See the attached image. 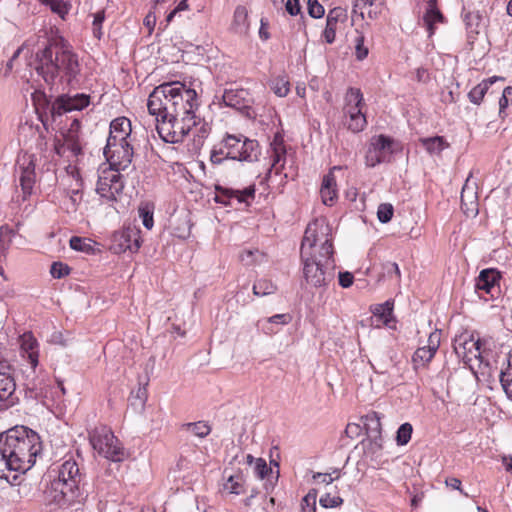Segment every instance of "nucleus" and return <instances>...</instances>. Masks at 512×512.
<instances>
[{"instance_id": "nucleus-1", "label": "nucleus", "mask_w": 512, "mask_h": 512, "mask_svg": "<svg viewBox=\"0 0 512 512\" xmlns=\"http://www.w3.org/2000/svg\"><path fill=\"white\" fill-rule=\"evenodd\" d=\"M148 111L156 116V130L167 143H181L195 125L194 111L199 108L197 93L175 81L163 83L150 93Z\"/></svg>"}, {"instance_id": "nucleus-2", "label": "nucleus", "mask_w": 512, "mask_h": 512, "mask_svg": "<svg viewBox=\"0 0 512 512\" xmlns=\"http://www.w3.org/2000/svg\"><path fill=\"white\" fill-rule=\"evenodd\" d=\"M330 228L324 220L308 224L301 243L303 276L315 288L326 287L335 274V260Z\"/></svg>"}, {"instance_id": "nucleus-3", "label": "nucleus", "mask_w": 512, "mask_h": 512, "mask_svg": "<svg viewBox=\"0 0 512 512\" xmlns=\"http://www.w3.org/2000/svg\"><path fill=\"white\" fill-rule=\"evenodd\" d=\"M33 67L51 90L78 83L81 72L78 55L62 37L49 39L36 53Z\"/></svg>"}, {"instance_id": "nucleus-4", "label": "nucleus", "mask_w": 512, "mask_h": 512, "mask_svg": "<svg viewBox=\"0 0 512 512\" xmlns=\"http://www.w3.org/2000/svg\"><path fill=\"white\" fill-rule=\"evenodd\" d=\"M41 451L40 436L25 426L0 434V478L7 479V471H28Z\"/></svg>"}, {"instance_id": "nucleus-5", "label": "nucleus", "mask_w": 512, "mask_h": 512, "mask_svg": "<svg viewBox=\"0 0 512 512\" xmlns=\"http://www.w3.org/2000/svg\"><path fill=\"white\" fill-rule=\"evenodd\" d=\"M85 475L74 459L64 461L58 470V478L47 492L50 502L60 508L82 505L87 497Z\"/></svg>"}, {"instance_id": "nucleus-6", "label": "nucleus", "mask_w": 512, "mask_h": 512, "mask_svg": "<svg viewBox=\"0 0 512 512\" xmlns=\"http://www.w3.org/2000/svg\"><path fill=\"white\" fill-rule=\"evenodd\" d=\"M89 440L93 449L106 459L113 462H120L124 459V448L107 427L92 430L89 433Z\"/></svg>"}, {"instance_id": "nucleus-7", "label": "nucleus", "mask_w": 512, "mask_h": 512, "mask_svg": "<svg viewBox=\"0 0 512 512\" xmlns=\"http://www.w3.org/2000/svg\"><path fill=\"white\" fill-rule=\"evenodd\" d=\"M225 156L231 160L254 162L260 155L259 144L256 140L243 135H226L221 141Z\"/></svg>"}, {"instance_id": "nucleus-8", "label": "nucleus", "mask_w": 512, "mask_h": 512, "mask_svg": "<svg viewBox=\"0 0 512 512\" xmlns=\"http://www.w3.org/2000/svg\"><path fill=\"white\" fill-rule=\"evenodd\" d=\"M394 146V140L388 136L378 135L372 137L365 156L366 165L375 167L382 162L389 161L390 156L395 152Z\"/></svg>"}, {"instance_id": "nucleus-9", "label": "nucleus", "mask_w": 512, "mask_h": 512, "mask_svg": "<svg viewBox=\"0 0 512 512\" xmlns=\"http://www.w3.org/2000/svg\"><path fill=\"white\" fill-rule=\"evenodd\" d=\"M18 401L11 365L5 360L0 361V411L14 406Z\"/></svg>"}, {"instance_id": "nucleus-10", "label": "nucleus", "mask_w": 512, "mask_h": 512, "mask_svg": "<svg viewBox=\"0 0 512 512\" xmlns=\"http://www.w3.org/2000/svg\"><path fill=\"white\" fill-rule=\"evenodd\" d=\"M124 188V182L120 171L110 167L101 172L97 182V193L109 201L116 200Z\"/></svg>"}, {"instance_id": "nucleus-11", "label": "nucleus", "mask_w": 512, "mask_h": 512, "mask_svg": "<svg viewBox=\"0 0 512 512\" xmlns=\"http://www.w3.org/2000/svg\"><path fill=\"white\" fill-rule=\"evenodd\" d=\"M104 155L107 158L110 167L118 171L126 170L130 167L134 155L131 142H116L115 145L107 143L104 147Z\"/></svg>"}, {"instance_id": "nucleus-12", "label": "nucleus", "mask_w": 512, "mask_h": 512, "mask_svg": "<svg viewBox=\"0 0 512 512\" xmlns=\"http://www.w3.org/2000/svg\"><path fill=\"white\" fill-rule=\"evenodd\" d=\"M454 351L466 365L472 366L474 360L482 363L481 340L473 335H461L454 340Z\"/></svg>"}, {"instance_id": "nucleus-13", "label": "nucleus", "mask_w": 512, "mask_h": 512, "mask_svg": "<svg viewBox=\"0 0 512 512\" xmlns=\"http://www.w3.org/2000/svg\"><path fill=\"white\" fill-rule=\"evenodd\" d=\"M25 398L45 404L50 392V384L45 376L36 375V371L27 373L23 383Z\"/></svg>"}, {"instance_id": "nucleus-14", "label": "nucleus", "mask_w": 512, "mask_h": 512, "mask_svg": "<svg viewBox=\"0 0 512 512\" xmlns=\"http://www.w3.org/2000/svg\"><path fill=\"white\" fill-rule=\"evenodd\" d=\"M488 0H470L467 7H463L462 16L468 31L469 38L479 34V27L483 20L480 8L484 9Z\"/></svg>"}, {"instance_id": "nucleus-15", "label": "nucleus", "mask_w": 512, "mask_h": 512, "mask_svg": "<svg viewBox=\"0 0 512 512\" xmlns=\"http://www.w3.org/2000/svg\"><path fill=\"white\" fill-rule=\"evenodd\" d=\"M90 104V96L84 93L74 96L61 95L52 104L53 115H62L66 112L80 111Z\"/></svg>"}, {"instance_id": "nucleus-16", "label": "nucleus", "mask_w": 512, "mask_h": 512, "mask_svg": "<svg viewBox=\"0 0 512 512\" xmlns=\"http://www.w3.org/2000/svg\"><path fill=\"white\" fill-rule=\"evenodd\" d=\"M20 169V186L23 193V200L32 194L33 186L35 183V158L33 155H24L18 161Z\"/></svg>"}, {"instance_id": "nucleus-17", "label": "nucleus", "mask_w": 512, "mask_h": 512, "mask_svg": "<svg viewBox=\"0 0 512 512\" xmlns=\"http://www.w3.org/2000/svg\"><path fill=\"white\" fill-rule=\"evenodd\" d=\"M19 341L21 357L34 371L39 364V343L31 332H25L20 336Z\"/></svg>"}, {"instance_id": "nucleus-18", "label": "nucleus", "mask_w": 512, "mask_h": 512, "mask_svg": "<svg viewBox=\"0 0 512 512\" xmlns=\"http://www.w3.org/2000/svg\"><path fill=\"white\" fill-rule=\"evenodd\" d=\"M131 122L126 117L114 119L110 124V133L107 139L109 147L116 142H131Z\"/></svg>"}, {"instance_id": "nucleus-19", "label": "nucleus", "mask_w": 512, "mask_h": 512, "mask_svg": "<svg viewBox=\"0 0 512 512\" xmlns=\"http://www.w3.org/2000/svg\"><path fill=\"white\" fill-rule=\"evenodd\" d=\"M472 173L467 177L461 191V206L467 216H475L478 213V203L476 201V182H472Z\"/></svg>"}, {"instance_id": "nucleus-20", "label": "nucleus", "mask_w": 512, "mask_h": 512, "mask_svg": "<svg viewBox=\"0 0 512 512\" xmlns=\"http://www.w3.org/2000/svg\"><path fill=\"white\" fill-rule=\"evenodd\" d=\"M140 231L136 227H127L115 235V242H118L119 250L134 253L141 246Z\"/></svg>"}, {"instance_id": "nucleus-21", "label": "nucleus", "mask_w": 512, "mask_h": 512, "mask_svg": "<svg viewBox=\"0 0 512 512\" xmlns=\"http://www.w3.org/2000/svg\"><path fill=\"white\" fill-rule=\"evenodd\" d=\"M347 19V11L342 7H335L328 12L326 18V27L323 31V37L329 44L335 41L336 30L339 22Z\"/></svg>"}, {"instance_id": "nucleus-22", "label": "nucleus", "mask_w": 512, "mask_h": 512, "mask_svg": "<svg viewBox=\"0 0 512 512\" xmlns=\"http://www.w3.org/2000/svg\"><path fill=\"white\" fill-rule=\"evenodd\" d=\"M426 2V8L423 15V21L431 37L436 30V24L445 23L446 19L441 11L437 7L438 0H424Z\"/></svg>"}, {"instance_id": "nucleus-23", "label": "nucleus", "mask_w": 512, "mask_h": 512, "mask_svg": "<svg viewBox=\"0 0 512 512\" xmlns=\"http://www.w3.org/2000/svg\"><path fill=\"white\" fill-rule=\"evenodd\" d=\"M500 279L501 273L496 268L483 269L475 280V289L489 294L499 284Z\"/></svg>"}, {"instance_id": "nucleus-24", "label": "nucleus", "mask_w": 512, "mask_h": 512, "mask_svg": "<svg viewBox=\"0 0 512 512\" xmlns=\"http://www.w3.org/2000/svg\"><path fill=\"white\" fill-rule=\"evenodd\" d=\"M341 169V166H334L330 172L323 177L320 194L325 205L331 206L337 199V184L333 171Z\"/></svg>"}, {"instance_id": "nucleus-25", "label": "nucleus", "mask_w": 512, "mask_h": 512, "mask_svg": "<svg viewBox=\"0 0 512 512\" xmlns=\"http://www.w3.org/2000/svg\"><path fill=\"white\" fill-rule=\"evenodd\" d=\"M216 191L220 192L221 195L217 194L215 196V201L217 203L227 204L224 200V196L227 198H236L239 202H247L249 199H253L255 195V187L249 186L243 190L238 189H230V188H222L217 186Z\"/></svg>"}, {"instance_id": "nucleus-26", "label": "nucleus", "mask_w": 512, "mask_h": 512, "mask_svg": "<svg viewBox=\"0 0 512 512\" xmlns=\"http://www.w3.org/2000/svg\"><path fill=\"white\" fill-rule=\"evenodd\" d=\"M222 100L225 106L240 110L248 106V92L242 88L225 89Z\"/></svg>"}, {"instance_id": "nucleus-27", "label": "nucleus", "mask_w": 512, "mask_h": 512, "mask_svg": "<svg viewBox=\"0 0 512 512\" xmlns=\"http://www.w3.org/2000/svg\"><path fill=\"white\" fill-rule=\"evenodd\" d=\"M292 317L288 313L276 314L266 319L257 321V326L266 335L276 334L279 331V326L288 324Z\"/></svg>"}, {"instance_id": "nucleus-28", "label": "nucleus", "mask_w": 512, "mask_h": 512, "mask_svg": "<svg viewBox=\"0 0 512 512\" xmlns=\"http://www.w3.org/2000/svg\"><path fill=\"white\" fill-rule=\"evenodd\" d=\"M271 149L272 164L266 175L267 178L271 177L273 171L275 172V174H280L285 164L286 148L283 144V141H278L277 139H275L274 142L271 144Z\"/></svg>"}, {"instance_id": "nucleus-29", "label": "nucleus", "mask_w": 512, "mask_h": 512, "mask_svg": "<svg viewBox=\"0 0 512 512\" xmlns=\"http://www.w3.org/2000/svg\"><path fill=\"white\" fill-rule=\"evenodd\" d=\"M194 118L195 125L187 131L186 137L192 134L194 148L199 149L203 146L204 140L209 135L211 129L205 121L196 115V111H194Z\"/></svg>"}, {"instance_id": "nucleus-30", "label": "nucleus", "mask_w": 512, "mask_h": 512, "mask_svg": "<svg viewBox=\"0 0 512 512\" xmlns=\"http://www.w3.org/2000/svg\"><path fill=\"white\" fill-rule=\"evenodd\" d=\"M419 143L431 156H440L443 150L450 147V144L442 136L420 138Z\"/></svg>"}, {"instance_id": "nucleus-31", "label": "nucleus", "mask_w": 512, "mask_h": 512, "mask_svg": "<svg viewBox=\"0 0 512 512\" xmlns=\"http://www.w3.org/2000/svg\"><path fill=\"white\" fill-rule=\"evenodd\" d=\"M393 307V301L387 300L382 304H376L371 307V312L378 321H381L384 325L390 327V323L394 322Z\"/></svg>"}, {"instance_id": "nucleus-32", "label": "nucleus", "mask_w": 512, "mask_h": 512, "mask_svg": "<svg viewBox=\"0 0 512 512\" xmlns=\"http://www.w3.org/2000/svg\"><path fill=\"white\" fill-rule=\"evenodd\" d=\"M362 420L368 437L381 435V415L378 412L372 411Z\"/></svg>"}, {"instance_id": "nucleus-33", "label": "nucleus", "mask_w": 512, "mask_h": 512, "mask_svg": "<svg viewBox=\"0 0 512 512\" xmlns=\"http://www.w3.org/2000/svg\"><path fill=\"white\" fill-rule=\"evenodd\" d=\"M233 28L237 33H246L249 28L248 11L244 6H237L233 16Z\"/></svg>"}, {"instance_id": "nucleus-34", "label": "nucleus", "mask_w": 512, "mask_h": 512, "mask_svg": "<svg viewBox=\"0 0 512 512\" xmlns=\"http://www.w3.org/2000/svg\"><path fill=\"white\" fill-rule=\"evenodd\" d=\"M497 79V77H491L476 85L468 94L469 100L473 104L479 105L487 93L490 85L493 84Z\"/></svg>"}, {"instance_id": "nucleus-35", "label": "nucleus", "mask_w": 512, "mask_h": 512, "mask_svg": "<svg viewBox=\"0 0 512 512\" xmlns=\"http://www.w3.org/2000/svg\"><path fill=\"white\" fill-rule=\"evenodd\" d=\"M435 353L426 346L418 348L412 357L414 369L426 367L433 359Z\"/></svg>"}, {"instance_id": "nucleus-36", "label": "nucleus", "mask_w": 512, "mask_h": 512, "mask_svg": "<svg viewBox=\"0 0 512 512\" xmlns=\"http://www.w3.org/2000/svg\"><path fill=\"white\" fill-rule=\"evenodd\" d=\"M71 172L69 178H72L75 181V187H71L69 189V197L74 207H76L82 199V179L80 178L79 172L76 167H70Z\"/></svg>"}, {"instance_id": "nucleus-37", "label": "nucleus", "mask_w": 512, "mask_h": 512, "mask_svg": "<svg viewBox=\"0 0 512 512\" xmlns=\"http://www.w3.org/2000/svg\"><path fill=\"white\" fill-rule=\"evenodd\" d=\"M69 243L73 250L84 252L86 254H95L96 252L94 247L95 243L90 238L73 236L71 237Z\"/></svg>"}, {"instance_id": "nucleus-38", "label": "nucleus", "mask_w": 512, "mask_h": 512, "mask_svg": "<svg viewBox=\"0 0 512 512\" xmlns=\"http://www.w3.org/2000/svg\"><path fill=\"white\" fill-rule=\"evenodd\" d=\"M500 383L507 397L512 400V353L508 357V365L500 373Z\"/></svg>"}, {"instance_id": "nucleus-39", "label": "nucleus", "mask_w": 512, "mask_h": 512, "mask_svg": "<svg viewBox=\"0 0 512 512\" xmlns=\"http://www.w3.org/2000/svg\"><path fill=\"white\" fill-rule=\"evenodd\" d=\"M182 430L191 432L193 435L199 438H204L210 434L211 426L205 421H197L183 424Z\"/></svg>"}, {"instance_id": "nucleus-40", "label": "nucleus", "mask_w": 512, "mask_h": 512, "mask_svg": "<svg viewBox=\"0 0 512 512\" xmlns=\"http://www.w3.org/2000/svg\"><path fill=\"white\" fill-rule=\"evenodd\" d=\"M277 287L269 279H259L253 285V294L256 296H267L275 293Z\"/></svg>"}, {"instance_id": "nucleus-41", "label": "nucleus", "mask_w": 512, "mask_h": 512, "mask_svg": "<svg viewBox=\"0 0 512 512\" xmlns=\"http://www.w3.org/2000/svg\"><path fill=\"white\" fill-rule=\"evenodd\" d=\"M382 436H371L362 441L364 453L368 456L377 455L382 450Z\"/></svg>"}, {"instance_id": "nucleus-42", "label": "nucleus", "mask_w": 512, "mask_h": 512, "mask_svg": "<svg viewBox=\"0 0 512 512\" xmlns=\"http://www.w3.org/2000/svg\"><path fill=\"white\" fill-rule=\"evenodd\" d=\"M138 214L139 217L142 220L143 226L151 230L154 225V219H153V207H151L149 204H141L138 208Z\"/></svg>"}, {"instance_id": "nucleus-43", "label": "nucleus", "mask_w": 512, "mask_h": 512, "mask_svg": "<svg viewBox=\"0 0 512 512\" xmlns=\"http://www.w3.org/2000/svg\"><path fill=\"white\" fill-rule=\"evenodd\" d=\"M206 0H182L175 7L176 11L182 12L186 10L201 12L205 8Z\"/></svg>"}, {"instance_id": "nucleus-44", "label": "nucleus", "mask_w": 512, "mask_h": 512, "mask_svg": "<svg viewBox=\"0 0 512 512\" xmlns=\"http://www.w3.org/2000/svg\"><path fill=\"white\" fill-rule=\"evenodd\" d=\"M224 490L239 495L243 492V480L240 475H230L224 484Z\"/></svg>"}, {"instance_id": "nucleus-45", "label": "nucleus", "mask_w": 512, "mask_h": 512, "mask_svg": "<svg viewBox=\"0 0 512 512\" xmlns=\"http://www.w3.org/2000/svg\"><path fill=\"white\" fill-rule=\"evenodd\" d=\"M271 89L279 97H285L289 93V81L285 77H277L271 81Z\"/></svg>"}, {"instance_id": "nucleus-46", "label": "nucleus", "mask_w": 512, "mask_h": 512, "mask_svg": "<svg viewBox=\"0 0 512 512\" xmlns=\"http://www.w3.org/2000/svg\"><path fill=\"white\" fill-rule=\"evenodd\" d=\"M366 125H367V121H366V117L363 113L359 114V115L354 114V116L351 115V117H349V121L347 123V128L354 133H358V132H361L362 130H364Z\"/></svg>"}, {"instance_id": "nucleus-47", "label": "nucleus", "mask_w": 512, "mask_h": 512, "mask_svg": "<svg viewBox=\"0 0 512 512\" xmlns=\"http://www.w3.org/2000/svg\"><path fill=\"white\" fill-rule=\"evenodd\" d=\"M412 431H413V428L410 423L402 424L398 428L397 433H396L397 444L398 445H406L411 439Z\"/></svg>"}, {"instance_id": "nucleus-48", "label": "nucleus", "mask_w": 512, "mask_h": 512, "mask_svg": "<svg viewBox=\"0 0 512 512\" xmlns=\"http://www.w3.org/2000/svg\"><path fill=\"white\" fill-rule=\"evenodd\" d=\"M394 213V208L390 203H382L378 206L377 217L381 223H388Z\"/></svg>"}, {"instance_id": "nucleus-49", "label": "nucleus", "mask_w": 512, "mask_h": 512, "mask_svg": "<svg viewBox=\"0 0 512 512\" xmlns=\"http://www.w3.org/2000/svg\"><path fill=\"white\" fill-rule=\"evenodd\" d=\"M254 473L261 479H264L267 475L272 474V469L268 467L266 461L263 458H257L253 467Z\"/></svg>"}, {"instance_id": "nucleus-50", "label": "nucleus", "mask_w": 512, "mask_h": 512, "mask_svg": "<svg viewBox=\"0 0 512 512\" xmlns=\"http://www.w3.org/2000/svg\"><path fill=\"white\" fill-rule=\"evenodd\" d=\"M319 503L324 508H334L340 506L343 503V499L327 493L320 498Z\"/></svg>"}, {"instance_id": "nucleus-51", "label": "nucleus", "mask_w": 512, "mask_h": 512, "mask_svg": "<svg viewBox=\"0 0 512 512\" xmlns=\"http://www.w3.org/2000/svg\"><path fill=\"white\" fill-rule=\"evenodd\" d=\"M347 105L350 104H363V94L358 88H349L345 97Z\"/></svg>"}, {"instance_id": "nucleus-52", "label": "nucleus", "mask_w": 512, "mask_h": 512, "mask_svg": "<svg viewBox=\"0 0 512 512\" xmlns=\"http://www.w3.org/2000/svg\"><path fill=\"white\" fill-rule=\"evenodd\" d=\"M355 50L358 60H363L368 56V48L364 46V36L360 33L355 39Z\"/></svg>"}, {"instance_id": "nucleus-53", "label": "nucleus", "mask_w": 512, "mask_h": 512, "mask_svg": "<svg viewBox=\"0 0 512 512\" xmlns=\"http://www.w3.org/2000/svg\"><path fill=\"white\" fill-rule=\"evenodd\" d=\"M70 272V268L68 265L63 264L61 262H54L51 265L50 273L54 278L60 279L66 275H68Z\"/></svg>"}, {"instance_id": "nucleus-54", "label": "nucleus", "mask_w": 512, "mask_h": 512, "mask_svg": "<svg viewBox=\"0 0 512 512\" xmlns=\"http://www.w3.org/2000/svg\"><path fill=\"white\" fill-rule=\"evenodd\" d=\"M316 510V495L308 493L301 500V512H315Z\"/></svg>"}, {"instance_id": "nucleus-55", "label": "nucleus", "mask_w": 512, "mask_h": 512, "mask_svg": "<svg viewBox=\"0 0 512 512\" xmlns=\"http://www.w3.org/2000/svg\"><path fill=\"white\" fill-rule=\"evenodd\" d=\"M308 13L312 18H321L324 13V7L318 2V0H308Z\"/></svg>"}, {"instance_id": "nucleus-56", "label": "nucleus", "mask_w": 512, "mask_h": 512, "mask_svg": "<svg viewBox=\"0 0 512 512\" xmlns=\"http://www.w3.org/2000/svg\"><path fill=\"white\" fill-rule=\"evenodd\" d=\"M43 3L49 5L53 12L62 17L68 12L66 4L62 0H45Z\"/></svg>"}, {"instance_id": "nucleus-57", "label": "nucleus", "mask_w": 512, "mask_h": 512, "mask_svg": "<svg viewBox=\"0 0 512 512\" xmlns=\"http://www.w3.org/2000/svg\"><path fill=\"white\" fill-rule=\"evenodd\" d=\"M229 159L225 156L224 148L222 147L221 143L219 146H215L210 154V161L213 164H221L224 160Z\"/></svg>"}, {"instance_id": "nucleus-58", "label": "nucleus", "mask_w": 512, "mask_h": 512, "mask_svg": "<svg viewBox=\"0 0 512 512\" xmlns=\"http://www.w3.org/2000/svg\"><path fill=\"white\" fill-rule=\"evenodd\" d=\"M440 341H441V332L438 330H435L430 333L428 340H427V345H425V346L427 348H429L430 350H432L434 353H436L440 346Z\"/></svg>"}, {"instance_id": "nucleus-59", "label": "nucleus", "mask_w": 512, "mask_h": 512, "mask_svg": "<svg viewBox=\"0 0 512 512\" xmlns=\"http://www.w3.org/2000/svg\"><path fill=\"white\" fill-rule=\"evenodd\" d=\"M146 389L145 388H139L135 395H132L130 397V402L132 406H139L140 408H143L146 402Z\"/></svg>"}, {"instance_id": "nucleus-60", "label": "nucleus", "mask_w": 512, "mask_h": 512, "mask_svg": "<svg viewBox=\"0 0 512 512\" xmlns=\"http://www.w3.org/2000/svg\"><path fill=\"white\" fill-rule=\"evenodd\" d=\"M338 279H339V285L342 288H349L350 286H352V284L354 282L353 274L348 271L339 272Z\"/></svg>"}, {"instance_id": "nucleus-61", "label": "nucleus", "mask_w": 512, "mask_h": 512, "mask_svg": "<svg viewBox=\"0 0 512 512\" xmlns=\"http://www.w3.org/2000/svg\"><path fill=\"white\" fill-rule=\"evenodd\" d=\"M256 254L260 255V252L258 250H244L241 252L239 258L245 265H252L256 261L254 258Z\"/></svg>"}, {"instance_id": "nucleus-62", "label": "nucleus", "mask_w": 512, "mask_h": 512, "mask_svg": "<svg viewBox=\"0 0 512 512\" xmlns=\"http://www.w3.org/2000/svg\"><path fill=\"white\" fill-rule=\"evenodd\" d=\"M105 15L103 11H99L94 15L93 20V33L97 38L101 36V24L104 21Z\"/></svg>"}, {"instance_id": "nucleus-63", "label": "nucleus", "mask_w": 512, "mask_h": 512, "mask_svg": "<svg viewBox=\"0 0 512 512\" xmlns=\"http://www.w3.org/2000/svg\"><path fill=\"white\" fill-rule=\"evenodd\" d=\"M285 10L291 15L296 16L301 13V6L299 0H287L285 3Z\"/></svg>"}, {"instance_id": "nucleus-64", "label": "nucleus", "mask_w": 512, "mask_h": 512, "mask_svg": "<svg viewBox=\"0 0 512 512\" xmlns=\"http://www.w3.org/2000/svg\"><path fill=\"white\" fill-rule=\"evenodd\" d=\"M384 270L387 273V275H395L398 280L401 277L399 266L395 262H387L386 264H384Z\"/></svg>"}]
</instances>
